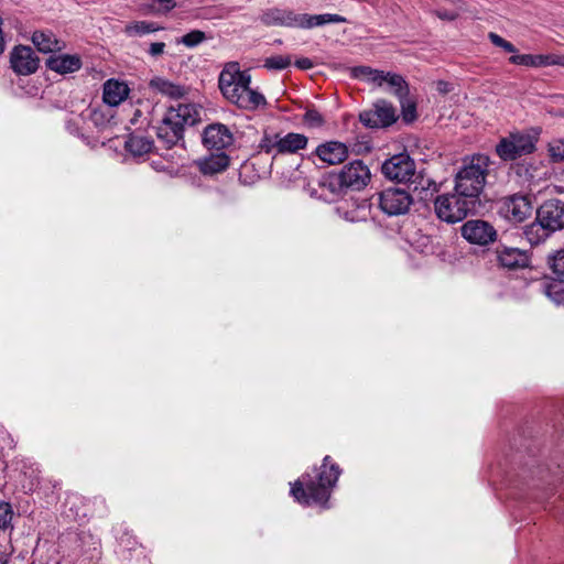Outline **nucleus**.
Segmentation results:
<instances>
[{"instance_id": "nucleus-11", "label": "nucleus", "mask_w": 564, "mask_h": 564, "mask_svg": "<svg viewBox=\"0 0 564 564\" xmlns=\"http://www.w3.org/2000/svg\"><path fill=\"white\" fill-rule=\"evenodd\" d=\"M533 207L531 200L524 195H512L502 199L499 214L511 223H522L531 214Z\"/></svg>"}, {"instance_id": "nucleus-42", "label": "nucleus", "mask_w": 564, "mask_h": 564, "mask_svg": "<svg viewBox=\"0 0 564 564\" xmlns=\"http://www.w3.org/2000/svg\"><path fill=\"white\" fill-rule=\"evenodd\" d=\"M533 61H534V63H532L533 67L558 65L557 55H554V54L533 55Z\"/></svg>"}, {"instance_id": "nucleus-38", "label": "nucleus", "mask_w": 564, "mask_h": 564, "mask_svg": "<svg viewBox=\"0 0 564 564\" xmlns=\"http://www.w3.org/2000/svg\"><path fill=\"white\" fill-rule=\"evenodd\" d=\"M400 101L402 117L405 122H412L416 118V105L409 96L398 98Z\"/></svg>"}, {"instance_id": "nucleus-35", "label": "nucleus", "mask_w": 564, "mask_h": 564, "mask_svg": "<svg viewBox=\"0 0 564 564\" xmlns=\"http://www.w3.org/2000/svg\"><path fill=\"white\" fill-rule=\"evenodd\" d=\"M292 63L290 55H274L267 57L263 62V67L268 70H283Z\"/></svg>"}, {"instance_id": "nucleus-17", "label": "nucleus", "mask_w": 564, "mask_h": 564, "mask_svg": "<svg viewBox=\"0 0 564 564\" xmlns=\"http://www.w3.org/2000/svg\"><path fill=\"white\" fill-rule=\"evenodd\" d=\"M12 69L19 75H30L36 72L39 58L30 46L19 45L13 48L10 56Z\"/></svg>"}, {"instance_id": "nucleus-24", "label": "nucleus", "mask_w": 564, "mask_h": 564, "mask_svg": "<svg viewBox=\"0 0 564 564\" xmlns=\"http://www.w3.org/2000/svg\"><path fill=\"white\" fill-rule=\"evenodd\" d=\"M199 171L204 175H214L225 171L229 165V156L224 151H217L197 162Z\"/></svg>"}, {"instance_id": "nucleus-47", "label": "nucleus", "mask_w": 564, "mask_h": 564, "mask_svg": "<svg viewBox=\"0 0 564 564\" xmlns=\"http://www.w3.org/2000/svg\"><path fill=\"white\" fill-rule=\"evenodd\" d=\"M435 14L440 19L446 20V21H453L458 17L457 11H448V10H443V9L435 10Z\"/></svg>"}, {"instance_id": "nucleus-7", "label": "nucleus", "mask_w": 564, "mask_h": 564, "mask_svg": "<svg viewBox=\"0 0 564 564\" xmlns=\"http://www.w3.org/2000/svg\"><path fill=\"white\" fill-rule=\"evenodd\" d=\"M354 74L357 78L364 79L368 83L376 84L378 87H382L387 84L391 93L397 98L409 96V85L403 76L395 73H384L383 70L373 69L368 66H359L354 69Z\"/></svg>"}, {"instance_id": "nucleus-5", "label": "nucleus", "mask_w": 564, "mask_h": 564, "mask_svg": "<svg viewBox=\"0 0 564 564\" xmlns=\"http://www.w3.org/2000/svg\"><path fill=\"white\" fill-rule=\"evenodd\" d=\"M477 204L459 195L457 192L438 195L434 200V209L437 217L451 224L462 221L469 213H474Z\"/></svg>"}, {"instance_id": "nucleus-21", "label": "nucleus", "mask_w": 564, "mask_h": 564, "mask_svg": "<svg viewBox=\"0 0 564 564\" xmlns=\"http://www.w3.org/2000/svg\"><path fill=\"white\" fill-rule=\"evenodd\" d=\"M346 18L334 13H324L311 15L306 13H297V26L299 29H313L322 26L328 23H345Z\"/></svg>"}, {"instance_id": "nucleus-9", "label": "nucleus", "mask_w": 564, "mask_h": 564, "mask_svg": "<svg viewBox=\"0 0 564 564\" xmlns=\"http://www.w3.org/2000/svg\"><path fill=\"white\" fill-rule=\"evenodd\" d=\"M415 162L406 153H398L387 159L381 165L383 176L395 183H409L415 176Z\"/></svg>"}, {"instance_id": "nucleus-32", "label": "nucleus", "mask_w": 564, "mask_h": 564, "mask_svg": "<svg viewBox=\"0 0 564 564\" xmlns=\"http://www.w3.org/2000/svg\"><path fill=\"white\" fill-rule=\"evenodd\" d=\"M414 184V191H420V199H429V195H433L438 191L437 184L435 181L425 177L422 172L415 171V176L409 182Z\"/></svg>"}, {"instance_id": "nucleus-26", "label": "nucleus", "mask_w": 564, "mask_h": 564, "mask_svg": "<svg viewBox=\"0 0 564 564\" xmlns=\"http://www.w3.org/2000/svg\"><path fill=\"white\" fill-rule=\"evenodd\" d=\"M32 43L43 53H53L62 50L59 41L55 34L48 30L35 31L32 34Z\"/></svg>"}, {"instance_id": "nucleus-46", "label": "nucleus", "mask_w": 564, "mask_h": 564, "mask_svg": "<svg viewBox=\"0 0 564 564\" xmlns=\"http://www.w3.org/2000/svg\"><path fill=\"white\" fill-rule=\"evenodd\" d=\"M66 130L73 135H80L79 119H68L66 121Z\"/></svg>"}, {"instance_id": "nucleus-16", "label": "nucleus", "mask_w": 564, "mask_h": 564, "mask_svg": "<svg viewBox=\"0 0 564 564\" xmlns=\"http://www.w3.org/2000/svg\"><path fill=\"white\" fill-rule=\"evenodd\" d=\"M462 236L470 243L485 246L495 241L497 232L495 228L484 220H468L462 228Z\"/></svg>"}, {"instance_id": "nucleus-18", "label": "nucleus", "mask_w": 564, "mask_h": 564, "mask_svg": "<svg viewBox=\"0 0 564 564\" xmlns=\"http://www.w3.org/2000/svg\"><path fill=\"white\" fill-rule=\"evenodd\" d=\"M314 154L324 163L336 165L343 163L349 155L348 147L339 141H327L317 145Z\"/></svg>"}, {"instance_id": "nucleus-37", "label": "nucleus", "mask_w": 564, "mask_h": 564, "mask_svg": "<svg viewBox=\"0 0 564 564\" xmlns=\"http://www.w3.org/2000/svg\"><path fill=\"white\" fill-rule=\"evenodd\" d=\"M207 40V36L205 32L200 30H193L185 35H183L181 39L177 40L178 44H183L186 47L193 48L202 44L204 41Z\"/></svg>"}, {"instance_id": "nucleus-53", "label": "nucleus", "mask_w": 564, "mask_h": 564, "mask_svg": "<svg viewBox=\"0 0 564 564\" xmlns=\"http://www.w3.org/2000/svg\"><path fill=\"white\" fill-rule=\"evenodd\" d=\"M557 63L560 66H564V55H557Z\"/></svg>"}, {"instance_id": "nucleus-25", "label": "nucleus", "mask_w": 564, "mask_h": 564, "mask_svg": "<svg viewBox=\"0 0 564 564\" xmlns=\"http://www.w3.org/2000/svg\"><path fill=\"white\" fill-rule=\"evenodd\" d=\"M308 138L302 133H280V154H295L307 147Z\"/></svg>"}, {"instance_id": "nucleus-4", "label": "nucleus", "mask_w": 564, "mask_h": 564, "mask_svg": "<svg viewBox=\"0 0 564 564\" xmlns=\"http://www.w3.org/2000/svg\"><path fill=\"white\" fill-rule=\"evenodd\" d=\"M490 160L485 154H474L463 159L455 176V192L479 204V195L486 184Z\"/></svg>"}, {"instance_id": "nucleus-40", "label": "nucleus", "mask_w": 564, "mask_h": 564, "mask_svg": "<svg viewBox=\"0 0 564 564\" xmlns=\"http://www.w3.org/2000/svg\"><path fill=\"white\" fill-rule=\"evenodd\" d=\"M549 154L553 162L564 161V138L554 139L549 143Z\"/></svg>"}, {"instance_id": "nucleus-28", "label": "nucleus", "mask_w": 564, "mask_h": 564, "mask_svg": "<svg viewBox=\"0 0 564 564\" xmlns=\"http://www.w3.org/2000/svg\"><path fill=\"white\" fill-rule=\"evenodd\" d=\"M553 231L545 228V226L538 219L524 227L523 235L531 246H536L544 242Z\"/></svg>"}, {"instance_id": "nucleus-10", "label": "nucleus", "mask_w": 564, "mask_h": 564, "mask_svg": "<svg viewBox=\"0 0 564 564\" xmlns=\"http://www.w3.org/2000/svg\"><path fill=\"white\" fill-rule=\"evenodd\" d=\"M398 119L397 110L391 102L379 99L372 109L359 115L360 122L368 128H384L393 124Z\"/></svg>"}, {"instance_id": "nucleus-8", "label": "nucleus", "mask_w": 564, "mask_h": 564, "mask_svg": "<svg viewBox=\"0 0 564 564\" xmlns=\"http://www.w3.org/2000/svg\"><path fill=\"white\" fill-rule=\"evenodd\" d=\"M378 206L387 216H401L409 213L412 204V195L399 187H388L378 193Z\"/></svg>"}, {"instance_id": "nucleus-45", "label": "nucleus", "mask_w": 564, "mask_h": 564, "mask_svg": "<svg viewBox=\"0 0 564 564\" xmlns=\"http://www.w3.org/2000/svg\"><path fill=\"white\" fill-rule=\"evenodd\" d=\"M165 43L163 42H154L151 43L148 50V53L152 57H159L164 53Z\"/></svg>"}, {"instance_id": "nucleus-36", "label": "nucleus", "mask_w": 564, "mask_h": 564, "mask_svg": "<svg viewBox=\"0 0 564 564\" xmlns=\"http://www.w3.org/2000/svg\"><path fill=\"white\" fill-rule=\"evenodd\" d=\"M547 263L552 272L561 280H564V249L549 256Z\"/></svg>"}, {"instance_id": "nucleus-50", "label": "nucleus", "mask_w": 564, "mask_h": 564, "mask_svg": "<svg viewBox=\"0 0 564 564\" xmlns=\"http://www.w3.org/2000/svg\"><path fill=\"white\" fill-rule=\"evenodd\" d=\"M436 89L438 93L441 94H447L452 90V86L449 83L447 82H444V80H438L436 83Z\"/></svg>"}, {"instance_id": "nucleus-6", "label": "nucleus", "mask_w": 564, "mask_h": 564, "mask_svg": "<svg viewBox=\"0 0 564 564\" xmlns=\"http://www.w3.org/2000/svg\"><path fill=\"white\" fill-rule=\"evenodd\" d=\"M536 138L524 132H512L501 138L496 153L502 161H514L535 151Z\"/></svg>"}, {"instance_id": "nucleus-43", "label": "nucleus", "mask_w": 564, "mask_h": 564, "mask_svg": "<svg viewBox=\"0 0 564 564\" xmlns=\"http://www.w3.org/2000/svg\"><path fill=\"white\" fill-rule=\"evenodd\" d=\"M111 116L105 113L101 109H94L90 112V120L97 128H102L109 122Z\"/></svg>"}, {"instance_id": "nucleus-31", "label": "nucleus", "mask_w": 564, "mask_h": 564, "mask_svg": "<svg viewBox=\"0 0 564 564\" xmlns=\"http://www.w3.org/2000/svg\"><path fill=\"white\" fill-rule=\"evenodd\" d=\"M153 148V141L144 135H130L126 141V150L134 156L149 153Z\"/></svg>"}, {"instance_id": "nucleus-13", "label": "nucleus", "mask_w": 564, "mask_h": 564, "mask_svg": "<svg viewBox=\"0 0 564 564\" xmlns=\"http://www.w3.org/2000/svg\"><path fill=\"white\" fill-rule=\"evenodd\" d=\"M536 218L546 229L555 232L564 228V202L557 198L545 200L536 210Z\"/></svg>"}, {"instance_id": "nucleus-51", "label": "nucleus", "mask_w": 564, "mask_h": 564, "mask_svg": "<svg viewBox=\"0 0 564 564\" xmlns=\"http://www.w3.org/2000/svg\"><path fill=\"white\" fill-rule=\"evenodd\" d=\"M501 48L505 50L508 53H516L517 52L516 46L511 42H509V41H506V43L503 44V46Z\"/></svg>"}, {"instance_id": "nucleus-39", "label": "nucleus", "mask_w": 564, "mask_h": 564, "mask_svg": "<svg viewBox=\"0 0 564 564\" xmlns=\"http://www.w3.org/2000/svg\"><path fill=\"white\" fill-rule=\"evenodd\" d=\"M12 518V506L7 501L0 500V530H7L8 528H10Z\"/></svg>"}, {"instance_id": "nucleus-29", "label": "nucleus", "mask_w": 564, "mask_h": 564, "mask_svg": "<svg viewBox=\"0 0 564 564\" xmlns=\"http://www.w3.org/2000/svg\"><path fill=\"white\" fill-rule=\"evenodd\" d=\"M163 30V26L151 21H131L124 25L123 33L128 37L144 36L150 33Z\"/></svg>"}, {"instance_id": "nucleus-52", "label": "nucleus", "mask_w": 564, "mask_h": 564, "mask_svg": "<svg viewBox=\"0 0 564 564\" xmlns=\"http://www.w3.org/2000/svg\"><path fill=\"white\" fill-rule=\"evenodd\" d=\"M0 564H8V556L3 552H0Z\"/></svg>"}, {"instance_id": "nucleus-12", "label": "nucleus", "mask_w": 564, "mask_h": 564, "mask_svg": "<svg viewBox=\"0 0 564 564\" xmlns=\"http://www.w3.org/2000/svg\"><path fill=\"white\" fill-rule=\"evenodd\" d=\"M338 173L348 191H360L371 180L370 170L361 160L351 161L344 165Z\"/></svg>"}, {"instance_id": "nucleus-41", "label": "nucleus", "mask_w": 564, "mask_h": 564, "mask_svg": "<svg viewBox=\"0 0 564 564\" xmlns=\"http://www.w3.org/2000/svg\"><path fill=\"white\" fill-rule=\"evenodd\" d=\"M304 122L312 128H318L324 124L325 120L317 110L310 109L304 113Z\"/></svg>"}, {"instance_id": "nucleus-23", "label": "nucleus", "mask_w": 564, "mask_h": 564, "mask_svg": "<svg viewBox=\"0 0 564 564\" xmlns=\"http://www.w3.org/2000/svg\"><path fill=\"white\" fill-rule=\"evenodd\" d=\"M46 66L58 74H67L78 70L82 67V61L77 55H57L47 58Z\"/></svg>"}, {"instance_id": "nucleus-44", "label": "nucleus", "mask_w": 564, "mask_h": 564, "mask_svg": "<svg viewBox=\"0 0 564 564\" xmlns=\"http://www.w3.org/2000/svg\"><path fill=\"white\" fill-rule=\"evenodd\" d=\"M509 62L514 65H524V66H532L533 55L531 54H522V55H512L509 58Z\"/></svg>"}, {"instance_id": "nucleus-3", "label": "nucleus", "mask_w": 564, "mask_h": 564, "mask_svg": "<svg viewBox=\"0 0 564 564\" xmlns=\"http://www.w3.org/2000/svg\"><path fill=\"white\" fill-rule=\"evenodd\" d=\"M198 121L199 111L194 104L171 105L155 127L158 141L171 149L183 142L185 128Z\"/></svg>"}, {"instance_id": "nucleus-15", "label": "nucleus", "mask_w": 564, "mask_h": 564, "mask_svg": "<svg viewBox=\"0 0 564 564\" xmlns=\"http://www.w3.org/2000/svg\"><path fill=\"white\" fill-rule=\"evenodd\" d=\"M348 192L339 173H328L324 175L318 182V189H315L312 195L318 198L333 203L344 197Z\"/></svg>"}, {"instance_id": "nucleus-33", "label": "nucleus", "mask_w": 564, "mask_h": 564, "mask_svg": "<svg viewBox=\"0 0 564 564\" xmlns=\"http://www.w3.org/2000/svg\"><path fill=\"white\" fill-rule=\"evenodd\" d=\"M280 133H264L259 143V149L272 158L280 155Z\"/></svg>"}, {"instance_id": "nucleus-30", "label": "nucleus", "mask_w": 564, "mask_h": 564, "mask_svg": "<svg viewBox=\"0 0 564 564\" xmlns=\"http://www.w3.org/2000/svg\"><path fill=\"white\" fill-rule=\"evenodd\" d=\"M176 7L175 0H143L140 10L143 14H167Z\"/></svg>"}, {"instance_id": "nucleus-2", "label": "nucleus", "mask_w": 564, "mask_h": 564, "mask_svg": "<svg viewBox=\"0 0 564 564\" xmlns=\"http://www.w3.org/2000/svg\"><path fill=\"white\" fill-rule=\"evenodd\" d=\"M250 84V74L241 70L238 62L226 63L218 77L219 90L228 101L240 109L256 110L267 100L261 93L251 89Z\"/></svg>"}, {"instance_id": "nucleus-54", "label": "nucleus", "mask_w": 564, "mask_h": 564, "mask_svg": "<svg viewBox=\"0 0 564 564\" xmlns=\"http://www.w3.org/2000/svg\"><path fill=\"white\" fill-rule=\"evenodd\" d=\"M275 43H276V44H281V43H282V41H281V40H276V41H275Z\"/></svg>"}, {"instance_id": "nucleus-20", "label": "nucleus", "mask_w": 564, "mask_h": 564, "mask_svg": "<svg viewBox=\"0 0 564 564\" xmlns=\"http://www.w3.org/2000/svg\"><path fill=\"white\" fill-rule=\"evenodd\" d=\"M497 260L501 267L509 270L525 268L530 262L525 251L511 247H499L497 249Z\"/></svg>"}, {"instance_id": "nucleus-19", "label": "nucleus", "mask_w": 564, "mask_h": 564, "mask_svg": "<svg viewBox=\"0 0 564 564\" xmlns=\"http://www.w3.org/2000/svg\"><path fill=\"white\" fill-rule=\"evenodd\" d=\"M260 21L267 26H297V13L292 10L271 8L260 15Z\"/></svg>"}, {"instance_id": "nucleus-49", "label": "nucleus", "mask_w": 564, "mask_h": 564, "mask_svg": "<svg viewBox=\"0 0 564 564\" xmlns=\"http://www.w3.org/2000/svg\"><path fill=\"white\" fill-rule=\"evenodd\" d=\"M488 37L490 40V42L498 46V47H502L503 44L506 43L507 40H505L503 37H501L500 35H498L497 33H494V32H490L488 34Z\"/></svg>"}, {"instance_id": "nucleus-48", "label": "nucleus", "mask_w": 564, "mask_h": 564, "mask_svg": "<svg viewBox=\"0 0 564 564\" xmlns=\"http://www.w3.org/2000/svg\"><path fill=\"white\" fill-rule=\"evenodd\" d=\"M295 66L300 69H311L314 64L310 58L302 57L295 61Z\"/></svg>"}, {"instance_id": "nucleus-34", "label": "nucleus", "mask_w": 564, "mask_h": 564, "mask_svg": "<svg viewBox=\"0 0 564 564\" xmlns=\"http://www.w3.org/2000/svg\"><path fill=\"white\" fill-rule=\"evenodd\" d=\"M543 293L554 303H564V284L557 281H546L542 284Z\"/></svg>"}, {"instance_id": "nucleus-27", "label": "nucleus", "mask_w": 564, "mask_h": 564, "mask_svg": "<svg viewBox=\"0 0 564 564\" xmlns=\"http://www.w3.org/2000/svg\"><path fill=\"white\" fill-rule=\"evenodd\" d=\"M149 87L164 96L173 99H178L184 96V87L174 84L162 77H154L150 80Z\"/></svg>"}, {"instance_id": "nucleus-22", "label": "nucleus", "mask_w": 564, "mask_h": 564, "mask_svg": "<svg viewBox=\"0 0 564 564\" xmlns=\"http://www.w3.org/2000/svg\"><path fill=\"white\" fill-rule=\"evenodd\" d=\"M129 95V87L121 82L109 79L104 84L102 99L110 106L120 105Z\"/></svg>"}, {"instance_id": "nucleus-14", "label": "nucleus", "mask_w": 564, "mask_h": 564, "mask_svg": "<svg viewBox=\"0 0 564 564\" xmlns=\"http://www.w3.org/2000/svg\"><path fill=\"white\" fill-rule=\"evenodd\" d=\"M234 134L223 123H212L204 129L203 144L208 150L224 151L234 144Z\"/></svg>"}, {"instance_id": "nucleus-1", "label": "nucleus", "mask_w": 564, "mask_h": 564, "mask_svg": "<svg viewBox=\"0 0 564 564\" xmlns=\"http://www.w3.org/2000/svg\"><path fill=\"white\" fill-rule=\"evenodd\" d=\"M341 474L339 466L332 463L330 456H325L319 469H314V476L305 474L291 486L293 498L305 506L317 503L325 506L333 488Z\"/></svg>"}]
</instances>
